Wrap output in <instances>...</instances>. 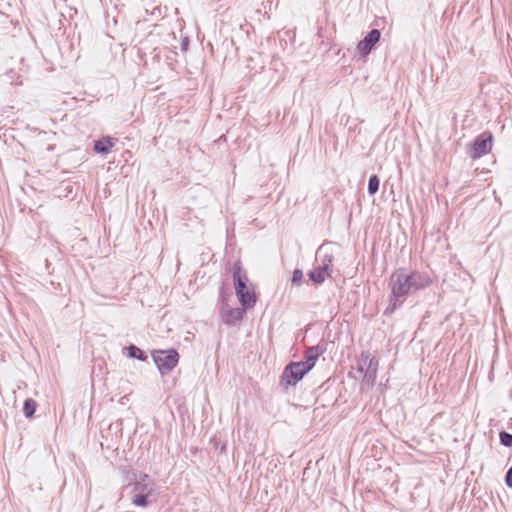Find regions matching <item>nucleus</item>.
<instances>
[{
	"mask_svg": "<svg viewBox=\"0 0 512 512\" xmlns=\"http://www.w3.org/2000/svg\"><path fill=\"white\" fill-rule=\"evenodd\" d=\"M505 483L509 488H512V466L506 472Z\"/></svg>",
	"mask_w": 512,
	"mask_h": 512,
	"instance_id": "aec40b11",
	"label": "nucleus"
},
{
	"mask_svg": "<svg viewBox=\"0 0 512 512\" xmlns=\"http://www.w3.org/2000/svg\"><path fill=\"white\" fill-rule=\"evenodd\" d=\"M409 274L411 277L410 280L412 281L413 291L425 289L432 283L431 277L425 272L413 270L409 271Z\"/></svg>",
	"mask_w": 512,
	"mask_h": 512,
	"instance_id": "9d476101",
	"label": "nucleus"
},
{
	"mask_svg": "<svg viewBox=\"0 0 512 512\" xmlns=\"http://www.w3.org/2000/svg\"><path fill=\"white\" fill-rule=\"evenodd\" d=\"M379 185H380V180H379L378 176L375 174L371 175L369 178V181H368V187H367L368 193L370 195H374L375 193H377L379 190Z\"/></svg>",
	"mask_w": 512,
	"mask_h": 512,
	"instance_id": "f3484780",
	"label": "nucleus"
},
{
	"mask_svg": "<svg viewBox=\"0 0 512 512\" xmlns=\"http://www.w3.org/2000/svg\"><path fill=\"white\" fill-rule=\"evenodd\" d=\"M303 279V272L300 269H295L292 273L291 282L294 285H300Z\"/></svg>",
	"mask_w": 512,
	"mask_h": 512,
	"instance_id": "6ab92c4d",
	"label": "nucleus"
},
{
	"mask_svg": "<svg viewBox=\"0 0 512 512\" xmlns=\"http://www.w3.org/2000/svg\"><path fill=\"white\" fill-rule=\"evenodd\" d=\"M233 284L236 295L242 307L251 309L255 306L257 297L246 273L239 262L233 266Z\"/></svg>",
	"mask_w": 512,
	"mask_h": 512,
	"instance_id": "f03ea898",
	"label": "nucleus"
},
{
	"mask_svg": "<svg viewBox=\"0 0 512 512\" xmlns=\"http://www.w3.org/2000/svg\"><path fill=\"white\" fill-rule=\"evenodd\" d=\"M410 279L409 271L405 268H399L392 273L389 280L391 291L389 304L385 310V314L391 315L403 305L405 297L413 291L412 281Z\"/></svg>",
	"mask_w": 512,
	"mask_h": 512,
	"instance_id": "f257e3e1",
	"label": "nucleus"
},
{
	"mask_svg": "<svg viewBox=\"0 0 512 512\" xmlns=\"http://www.w3.org/2000/svg\"><path fill=\"white\" fill-rule=\"evenodd\" d=\"M381 32L378 29H372L357 45L360 55L366 57L375 44L380 40Z\"/></svg>",
	"mask_w": 512,
	"mask_h": 512,
	"instance_id": "1a4fd4ad",
	"label": "nucleus"
},
{
	"mask_svg": "<svg viewBox=\"0 0 512 512\" xmlns=\"http://www.w3.org/2000/svg\"><path fill=\"white\" fill-rule=\"evenodd\" d=\"M379 361L375 357H371L369 352H362L359 362V371L364 373L365 380L373 385L378 373Z\"/></svg>",
	"mask_w": 512,
	"mask_h": 512,
	"instance_id": "6e6552de",
	"label": "nucleus"
},
{
	"mask_svg": "<svg viewBox=\"0 0 512 512\" xmlns=\"http://www.w3.org/2000/svg\"><path fill=\"white\" fill-rule=\"evenodd\" d=\"M324 353V348L319 345L312 346L305 351V365H310L311 369L314 367L316 360Z\"/></svg>",
	"mask_w": 512,
	"mask_h": 512,
	"instance_id": "f8f14e48",
	"label": "nucleus"
},
{
	"mask_svg": "<svg viewBox=\"0 0 512 512\" xmlns=\"http://www.w3.org/2000/svg\"><path fill=\"white\" fill-rule=\"evenodd\" d=\"M334 256L329 252L325 245H321L316 251L315 266L308 273L309 278L317 284L323 283L331 276Z\"/></svg>",
	"mask_w": 512,
	"mask_h": 512,
	"instance_id": "7ed1b4c3",
	"label": "nucleus"
},
{
	"mask_svg": "<svg viewBox=\"0 0 512 512\" xmlns=\"http://www.w3.org/2000/svg\"><path fill=\"white\" fill-rule=\"evenodd\" d=\"M493 147V134L483 132L467 145V153L473 160L479 159L491 152Z\"/></svg>",
	"mask_w": 512,
	"mask_h": 512,
	"instance_id": "20e7f679",
	"label": "nucleus"
},
{
	"mask_svg": "<svg viewBox=\"0 0 512 512\" xmlns=\"http://www.w3.org/2000/svg\"><path fill=\"white\" fill-rule=\"evenodd\" d=\"M310 370L311 366L302 361L291 362L282 373L281 383L285 386L296 385Z\"/></svg>",
	"mask_w": 512,
	"mask_h": 512,
	"instance_id": "39448f33",
	"label": "nucleus"
},
{
	"mask_svg": "<svg viewBox=\"0 0 512 512\" xmlns=\"http://www.w3.org/2000/svg\"><path fill=\"white\" fill-rule=\"evenodd\" d=\"M127 351H128V356L130 358H135V359H138L141 361H144L147 358L145 353L135 345L128 346Z\"/></svg>",
	"mask_w": 512,
	"mask_h": 512,
	"instance_id": "2eb2a0df",
	"label": "nucleus"
},
{
	"mask_svg": "<svg viewBox=\"0 0 512 512\" xmlns=\"http://www.w3.org/2000/svg\"><path fill=\"white\" fill-rule=\"evenodd\" d=\"M499 440L501 445L505 447H512V434L506 431H501L499 433Z\"/></svg>",
	"mask_w": 512,
	"mask_h": 512,
	"instance_id": "a211bd4d",
	"label": "nucleus"
},
{
	"mask_svg": "<svg viewBox=\"0 0 512 512\" xmlns=\"http://www.w3.org/2000/svg\"><path fill=\"white\" fill-rule=\"evenodd\" d=\"M152 358L161 374H165L174 369L179 360V354L176 350H158L152 352Z\"/></svg>",
	"mask_w": 512,
	"mask_h": 512,
	"instance_id": "423d86ee",
	"label": "nucleus"
},
{
	"mask_svg": "<svg viewBox=\"0 0 512 512\" xmlns=\"http://www.w3.org/2000/svg\"><path fill=\"white\" fill-rule=\"evenodd\" d=\"M150 497L151 496H148V495L134 493L131 501L135 506L144 508V507L148 506V504L150 503V500H149Z\"/></svg>",
	"mask_w": 512,
	"mask_h": 512,
	"instance_id": "dca6fc26",
	"label": "nucleus"
},
{
	"mask_svg": "<svg viewBox=\"0 0 512 512\" xmlns=\"http://www.w3.org/2000/svg\"><path fill=\"white\" fill-rule=\"evenodd\" d=\"M131 483L133 485V493L154 496L156 495V483L146 473L133 472Z\"/></svg>",
	"mask_w": 512,
	"mask_h": 512,
	"instance_id": "0eeeda50",
	"label": "nucleus"
},
{
	"mask_svg": "<svg viewBox=\"0 0 512 512\" xmlns=\"http://www.w3.org/2000/svg\"><path fill=\"white\" fill-rule=\"evenodd\" d=\"M113 147V142L110 137H104L94 142V150L98 154H107Z\"/></svg>",
	"mask_w": 512,
	"mask_h": 512,
	"instance_id": "ddd939ff",
	"label": "nucleus"
},
{
	"mask_svg": "<svg viewBox=\"0 0 512 512\" xmlns=\"http://www.w3.org/2000/svg\"><path fill=\"white\" fill-rule=\"evenodd\" d=\"M188 45H189V40L187 37H185L182 42H181V49L183 51H186L188 49Z\"/></svg>",
	"mask_w": 512,
	"mask_h": 512,
	"instance_id": "412c9836",
	"label": "nucleus"
},
{
	"mask_svg": "<svg viewBox=\"0 0 512 512\" xmlns=\"http://www.w3.org/2000/svg\"><path fill=\"white\" fill-rule=\"evenodd\" d=\"M245 308H227L223 313V321L227 325H234L243 319Z\"/></svg>",
	"mask_w": 512,
	"mask_h": 512,
	"instance_id": "9b49d317",
	"label": "nucleus"
},
{
	"mask_svg": "<svg viewBox=\"0 0 512 512\" xmlns=\"http://www.w3.org/2000/svg\"><path fill=\"white\" fill-rule=\"evenodd\" d=\"M36 407H37V404H36V401L31 399V398H28L24 401V405H23V413L25 415L26 418H31L35 411H36Z\"/></svg>",
	"mask_w": 512,
	"mask_h": 512,
	"instance_id": "4468645a",
	"label": "nucleus"
}]
</instances>
